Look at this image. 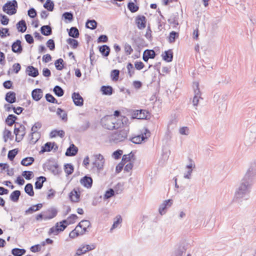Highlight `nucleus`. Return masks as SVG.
<instances>
[{
    "instance_id": "26",
    "label": "nucleus",
    "mask_w": 256,
    "mask_h": 256,
    "mask_svg": "<svg viewBox=\"0 0 256 256\" xmlns=\"http://www.w3.org/2000/svg\"><path fill=\"white\" fill-rule=\"evenodd\" d=\"M68 30V34L70 37L74 38H78L80 36V32L78 28L76 26H72Z\"/></svg>"
},
{
    "instance_id": "31",
    "label": "nucleus",
    "mask_w": 256,
    "mask_h": 256,
    "mask_svg": "<svg viewBox=\"0 0 256 256\" xmlns=\"http://www.w3.org/2000/svg\"><path fill=\"white\" fill-rule=\"evenodd\" d=\"M98 26V22L94 20H88L86 23V27L92 30H95Z\"/></svg>"
},
{
    "instance_id": "21",
    "label": "nucleus",
    "mask_w": 256,
    "mask_h": 256,
    "mask_svg": "<svg viewBox=\"0 0 256 256\" xmlns=\"http://www.w3.org/2000/svg\"><path fill=\"white\" fill-rule=\"evenodd\" d=\"M98 50L102 55L104 57H107L109 56L110 52V48L109 46L104 44L98 46Z\"/></svg>"
},
{
    "instance_id": "18",
    "label": "nucleus",
    "mask_w": 256,
    "mask_h": 256,
    "mask_svg": "<svg viewBox=\"0 0 256 256\" xmlns=\"http://www.w3.org/2000/svg\"><path fill=\"white\" fill-rule=\"evenodd\" d=\"M78 148L74 144H72L67 148L65 155L67 156H74L78 154Z\"/></svg>"
},
{
    "instance_id": "22",
    "label": "nucleus",
    "mask_w": 256,
    "mask_h": 256,
    "mask_svg": "<svg viewBox=\"0 0 256 256\" xmlns=\"http://www.w3.org/2000/svg\"><path fill=\"white\" fill-rule=\"evenodd\" d=\"M40 32L44 36H48L52 34V28L50 25H44L40 28Z\"/></svg>"
},
{
    "instance_id": "38",
    "label": "nucleus",
    "mask_w": 256,
    "mask_h": 256,
    "mask_svg": "<svg viewBox=\"0 0 256 256\" xmlns=\"http://www.w3.org/2000/svg\"><path fill=\"white\" fill-rule=\"evenodd\" d=\"M127 7L128 8L132 13L136 12H138L139 10V6L132 1H130L129 2H128Z\"/></svg>"
},
{
    "instance_id": "6",
    "label": "nucleus",
    "mask_w": 256,
    "mask_h": 256,
    "mask_svg": "<svg viewBox=\"0 0 256 256\" xmlns=\"http://www.w3.org/2000/svg\"><path fill=\"white\" fill-rule=\"evenodd\" d=\"M150 136V132L147 128H146L144 133L130 138L129 140L135 144H140L142 141L147 140Z\"/></svg>"
},
{
    "instance_id": "42",
    "label": "nucleus",
    "mask_w": 256,
    "mask_h": 256,
    "mask_svg": "<svg viewBox=\"0 0 256 256\" xmlns=\"http://www.w3.org/2000/svg\"><path fill=\"white\" fill-rule=\"evenodd\" d=\"M64 170L67 176H69L73 173L74 167L71 164H66L64 165Z\"/></svg>"
},
{
    "instance_id": "32",
    "label": "nucleus",
    "mask_w": 256,
    "mask_h": 256,
    "mask_svg": "<svg viewBox=\"0 0 256 256\" xmlns=\"http://www.w3.org/2000/svg\"><path fill=\"white\" fill-rule=\"evenodd\" d=\"M34 162V158L32 156H28L23 158L20 162V164L24 166H30Z\"/></svg>"
},
{
    "instance_id": "63",
    "label": "nucleus",
    "mask_w": 256,
    "mask_h": 256,
    "mask_svg": "<svg viewBox=\"0 0 256 256\" xmlns=\"http://www.w3.org/2000/svg\"><path fill=\"white\" fill-rule=\"evenodd\" d=\"M108 37L106 34H101L97 40L98 43L107 42H108Z\"/></svg>"
},
{
    "instance_id": "7",
    "label": "nucleus",
    "mask_w": 256,
    "mask_h": 256,
    "mask_svg": "<svg viewBox=\"0 0 256 256\" xmlns=\"http://www.w3.org/2000/svg\"><path fill=\"white\" fill-rule=\"evenodd\" d=\"M51 160L50 159L48 162L43 164V168L45 169L46 168L48 170L51 172L54 175H60L62 172V169L60 168L58 163L56 162L54 164H50Z\"/></svg>"
},
{
    "instance_id": "35",
    "label": "nucleus",
    "mask_w": 256,
    "mask_h": 256,
    "mask_svg": "<svg viewBox=\"0 0 256 256\" xmlns=\"http://www.w3.org/2000/svg\"><path fill=\"white\" fill-rule=\"evenodd\" d=\"M178 12L172 14L168 21L170 24H174V26L178 25Z\"/></svg>"
},
{
    "instance_id": "41",
    "label": "nucleus",
    "mask_w": 256,
    "mask_h": 256,
    "mask_svg": "<svg viewBox=\"0 0 256 256\" xmlns=\"http://www.w3.org/2000/svg\"><path fill=\"white\" fill-rule=\"evenodd\" d=\"M138 113H139V119L147 120V119L149 118H148V116H150V113L148 110H146L141 109V110H139Z\"/></svg>"
},
{
    "instance_id": "30",
    "label": "nucleus",
    "mask_w": 256,
    "mask_h": 256,
    "mask_svg": "<svg viewBox=\"0 0 256 256\" xmlns=\"http://www.w3.org/2000/svg\"><path fill=\"white\" fill-rule=\"evenodd\" d=\"M65 136V132L63 130H52L50 134V138H54L56 136H59L61 138H63Z\"/></svg>"
},
{
    "instance_id": "1",
    "label": "nucleus",
    "mask_w": 256,
    "mask_h": 256,
    "mask_svg": "<svg viewBox=\"0 0 256 256\" xmlns=\"http://www.w3.org/2000/svg\"><path fill=\"white\" fill-rule=\"evenodd\" d=\"M256 175V169L252 166H250L235 192L234 197L236 200L248 199V196L250 191Z\"/></svg>"
},
{
    "instance_id": "34",
    "label": "nucleus",
    "mask_w": 256,
    "mask_h": 256,
    "mask_svg": "<svg viewBox=\"0 0 256 256\" xmlns=\"http://www.w3.org/2000/svg\"><path fill=\"white\" fill-rule=\"evenodd\" d=\"M24 192L26 194H27L29 196H33L34 194L33 186L30 183L27 184L24 186Z\"/></svg>"
},
{
    "instance_id": "53",
    "label": "nucleus",
    "mask_w": 256,
    "mask_h": 256,
    "mask_svg": "<svg viewBox=\"0 0 256 256\" xmlns=\"http://www.w3.org/2000/svg\"><path fill=\"white\" fill-rule=\"evenodd\" d=\"M134 43L137 45L138 47L144 46L145 43V41L144 38L138 37L136 38L133 39Z\"/></svg>"
},
{
    "instance_id": "10",
    "label": "nucleus",
    "mask_w": 256,
    "mask_h": 256,
    "mask_svg": "<svg viewBox=\"0 0 256 256\" xmlns=\"http://www.w3.org/2000/svg\"><path fill=\"white\" fill-rule=\"evenodd\" d=\"M72 98L74 104L76 106H82L84 105V99L79 92H73Z\"/></svg>"
},
{
    "instance_id": "56",
    "label": "nucleus",
    "mask_w": 256,
    "mask_h": 256,
    "mask_svg": "<svg viewBox=\"0 0 256 256\" xmlns=\"http://www.w3.org/2000/svg\"><path fill=\"white\" fill-rule=\"evenodd\" d=\"M177 120L175 116L172 117L171 120H170L168 127V128H174V127L176 125Z\"/></svg>"
},
{
    "instance_id": "37",
    "label": "nucleus",
    "mask_w": 256,
    "mask_h": 256,
    "mask_svg": "<svg viewBox=\"0 0 256 256\" xmlns=\"http://www.w3.org/2000/svg\"><path fill=\"white\" fill-rule=\"evenodd\" d=\"M54 2L52 0H46V2L44 4V8L46 9L49 12H52L54 10Z\"/></svg>"
},
{
    "instance_id": "36",
    "label": "nucleus",
    "mask_w": 256,
    "mask_h": 256,
    "mask_svg": "<svg viewBox=\"0 0 256 256\" xmlns=\"http://www.w3.org/2000/svg\"><path fill=\"white\" fill-rule=\"evenodd\" d=\"M56 114L64 122L68 121V114L63 109L58 108Z\"/></svg>"
},
{
    "instance_id": "44",
    "label": "nucleus",
    "mask_w": 256,
    "mask_h": 256,
    "mask_svg": "<svg viewBox=\"0 0 256 256\" xmlns=\"http://www.w3.org/2000/svg\"><path fill=\"white\" fill-rule=\"evenodd\" d=\"M66 42L74 49L76 48L79 45L78 42L76 40L72 38H68L66 40Z\"/></svg>"
},
{
    "instance_id": "61",
    "label": "nucleus",
    "mask_w": 256,
    "mask_h": 256,
    "mask_svg": "<svg viewBox=\"0 0 256 256\" xmlns=\"http://www.w3.org/2000/svg\"><path fill=\"white\" fill-rule=\"evenodd\" d=\"M28 14L30 18H34L37 16V12L34 8H31L28 10Z\"/></svg>"
},
{
    "instance_id": "4",
    "label": "nucleus",
    "mask_w": 256,
    "mask_h": 256,
    "mask_svg": "<svg viewBox=\"0 0 256 256\" xmlns=\"http://www.w3.org/2000/svg\"><path fill=\"white\" fill-rule=\"evenodd\" d=\"M116 119L112 116H106L101 120L102 126L108 130L118 129V126H116Z\"/></svg>"
},
{
    "instance_id": "49",
    "label": "nucleus",
    "mask_w": 256,
    "mask_h": 256,
    "mask_svg": "<svg viewBox=\"0 0 256 256\" xmlns=\"http://www.w3.org/2000/svg\"><path fill=\"white\" fill-rule=\"evenodd\" d=\"M22 176L26 180H30L34 176L32 172L30 170H25L22 172Z\"/></svg>"
},
{
    "instance_id": "9",
    "label": "nucleus",
    "mask_w": 256,
    "mask_h": 256,
    "mask_svg": "<svg viewBox=\"0 0 256 256\" xmlns=\"http://www.w3.org/2000/svg\"><path fill=\"white\" fill-rule=\"evenodd\" d=\"M172 204V200H164L162 204L158 208V212L160 215L165 214L166 212L167 209L170 207Z\"/></svg>"
},
{
    "instance_id": "11",
    "label": "nucleus",
    "mask_w": 256,
    "mask_h": 256,
    "mask_svg": "<svg viewBox=\"0 0 256 256\" xmlns=\"http://www.w3.org/2000/svg\"><path fill=\"white\" fill-rule=\"evenodd\" d=\"M56 212L55 210H52L51 212V215L46 214V212H44L38 214L36 217V220L37 221L40 220L42 219L44 220H50L56 217Z\"/></svg>"
},
{
    "instance_id": "13",
    "label": "nucleus",
    "mask_w": 256,
    "mask_h": 256,
    "mask_svg": "<svg viewBox=\"0 0 256 256\" xmlns=\"http://www.w3.org/2000/svg\"><path fill=\"white\" fill-rule=\"evenodd\" d=\"M92 178L87 175L84 176L80 180V183L85 188H90L92 185Z\"/></svg>"
},
{
    "instance_id": "33",
    "label": "nucleus",
    "mask_w": 256,
    "mask_h": 256,
    "mask_svg": "<svg viewBox=\"0 0 256 256\" xmlns=\"http://www.w3.org/2000/svg\"><path fill=\"white\" fill-rule=\"evenodd\" d=\"M11 252L14 256H22L26 254V250L24 248H14Z\"/></svg>"
},
{
    "instance_id": "58",
    "label": "nucleus",
    "mask_w": 256,
    "mask_h": 256,
    "mask_svg": "<svg viewBox=\"0 0 256 256\" xmlns=\"http://www.w3.org/2000/svg\"><path fill=\"white\" fill-rule=\"evenodd\" d=\"M90 126V123L88 121H86V122L82 124L78 129L79 132H82L86 131L88 128Z\"/></svg>"
},
{
    "instance_id": "43",
    "label": "nucleus",
    "mask_w": 256,
    "mask_h": 256,
    "mask_svg": "<svg viewBox=\"0 0 256 256\" xmlns=\"http://www.w3.org/2000/svg\"><path fill=\"white\" fill-rule=\"evenodd\" d=\"M53 91L56 96L58 97L62 96L64 93V90L59 86H56L54 88Z\"/></svg>"
},
{
    "instance_id": "28",
    "label": "nucleus",
    "mask_w": 256,
    "mask_h": 256,
    "mask_svg": "<svg viewBox=\"0 0 256 256\" xmlns=\"http://www.w3.org/2000/svg\"><path fill=\"white\" fill-rule=\"evenodd\" d=\"M18 119V118L16 116L13 114H10L6 118L5 122L8 126H12L14 124H16V121Z\"/></svg>"
},
{
    "instance_id": "15",
    "label": "nucleus",
    "mask_w": 256,
    "mask_h": 256,
    "mask_svg": "<svg viewBox=\"0 0 256 256\" xmlns=\"http://www.w3.org/2000/svg\"><path fill=\"white\" fill-rule=\"evenodd\" d=\"M54 145H56L55 142H47L42 146L40 151V154H44L45 152H50L54 148Z\"/></svg>"
},
{
    "instance_id": "51",
    "label": "nucleus",
    "mask_w": 256,
    "mask_h": 256,
    "mask_svg": "<svg viewBox=\"0 0 256 256\" xmlns=\"http://www.w3.org/2000/svg\"><path fill=\"white\" fill-rule=\"evenodd\" d=\"M0 21L2 24L6 26L8 24L10 20L6 15L0 14Z\"/></svg>"
},
{
    "instance_id": "52",
    "label": "nucleus",
    "mask_w": 256,
    "mask_h": 256,
    "mask_svg": "<svg viewBox=\"0 0 256 256\" xmlns=\"http://www.w3.org/2000/svg\"><path fill=\"white\" fill-rule=\"evenodd\" d=\"M16 124L19 125V127L14 128V133L16 136V142H20V140L19 133H20V124H19L18 122H16Z\"/></svg>"
},
{
    "instance_id": "55",
    "label": "nucleus",
    "mask_w": 256,
    "mask_h": 256,
    "mask_svg": "<svg viewBox=\"0 0 256 256\" xmlns=\"http://www.w3.org/2000/svg\"><path fill=\"white\" fill-rule=\"evenodd\" d=\"M114 195V190L112 188H110L106 192L105 194H104V198L105 200L110 198Z\"/></svg>"
},
{
    "instance_id": "59",
    "label": "nucleus",
    "mask_w": 256,
    "mask_h": 256,
    "mask_svg": "<svg viewBox=\"0 0 256 256\" xmlns=\"http://www.w3.org/2000/svg\"><path fill=\"white\" fill-rule=\"evenodd\" d=\"M80 236L79 230H77V228L73 230L69 234V237L71 238H74Z\"/></svg>"
},
{
    "instance_id": "50",
    "label": "nucleus",
    "mask_w": 256,
    "mask_h": 256,
    "mask_svg": "<svg viewBox=\"0 0 256 256\" xmlns=\"http://www.w3.org/2000/svg\"><path fill=\"white\" fill-rule=\"evenodd\" d=\"M126 68L128 69V73L130 77H132L134 74L135 72L133 64L131 62H128L127 64Z\"/></svg>"
},
{
    "instance_id": "14",
    "label": "nucleus",
    "mask_w": 256,
    "mask_h": 256,
    "mask_svg": "<svg viewBox=\"0 0 256 256\" xmlns=\"http://www.w3.org/2000/svg\"><path fill=\"white\" fill-rule=\"evenodd\" d=\"M196 88H194V96L193 98V104L194 106H196L198 104L199 98H202L201 97V92L198 88V83L196 84Z\"/></svg>"
},
{
    "instance_id": "27",
    "label": "nucleus",
    "mask_w": 256,
    "mask_h": 256,
    "mask_svg": "<svg viewBox=\"0 0 256 256\" xmlns=\"http://www.w3.org/2000/svg\"><path fill=\"white\" fill-rule=\"evenodd\" d=\"M16 28L19 32H24L27 28L26 24L24 20H20L16 24Z\"/></svg>"
},
{
    "instance_id": "47",
    "label": "nucleus",
    "mask_w": 256,
    "mask_h": 256,
    "mask_svg": "<svg viewBox=\"0 0 256 256\" xmlns=\"http://www.w3.org/2000/svg\"><path fill=\"white\" fill-rule=\"evenodd\" d=\"M45 98L47 102L52 104H58L57 100L50 94H46Z\"/></svg>"
},
{
    "instance_id": "20",
    "label": "nucleus",
    "mask_w": 256,
    "mask_h": 256,
    "mask_svg": "<svg viewBox=\"0 0 256 256\" xmlns=\"http://www.w3.org/2000/svg\"><path fill=\"white\" fill-rule=\"evenodd\" d=\"M26 72L28 76L34 78L37 76L39 74L38 69L32 66H28Z\"/></svg>"
},
{
    "instance_id": "23",
    "label": "nucleus",
    "mask_w": 256,
    "mask_h": 256,
    "mask_svg": "<svg viewBox=\"0 0 256 256\" xmlns=\"http://www.w3.org/2000/svg\"><path fill=\"white\" fill-rule=\"evenodd\" d=\"M46 178L44 176H40L36 178L34 184V188L36 190H40L43 186V184L46 182Z\"/></svg>"
},
{
    "instance_id": "16",
    "label": "nucleus",
    "mask_w": 256,
    "mask_h": 256,
    "mask_svg": "<svg viewBox=\"0 0 256 256\" xmlns=\"http://www.w3.org/2000/svg\"><path fill=\"white\" fill-rule=\"evenodd\" d=\"M69 198L72 202H78L80 199V192L78 188H74L69 194Z\"/></svg>"
},
{
    "instance_id": "45",
    "label": "nucleus",
    "mask_w": 256,
    "mask_h": 256,
    "mask_svg": "<svg viewBox=\"0 0 256 256\" xmlns=\"http://www.w3.org/2000/svg\"><path fill=\"white\" fill-rule=\"evenodd\" d=\"M18 152V148L10 150L8 152V158L10 160H13Z\"/></svg>"
},
{
    "instance_id": "2",
    "label": "nucleus",
    "mask_w": 256,
    "mask_h": 256,
    "mask_svg": "<svg viewBox=\"0 0 256 256\" xmlns=\"http://www.w3.org/2000/svg\"><path fill=\"white\" fill-rule=\"evenodd\" d=\"M78 218V217L76 214H71L67 219L63 220L59 222H56L55 226L50 228L48 231V234L58 235L60 232H63L68 225L74 223Z\"/></svg>"
},
{
    "instance_id": "25",
    "label": "nucleus",
    "mask_w": 256,
    "mask_h": 256,
    "mask_svg": "<svg viewBox=\"0 0 256 256\" xmlns=\"http://www.w3.org/2000/svg\"><path fill=\"white\" fill-rule=\"evenodd\" d=\"M100 90L104 95L110 96L112 95L114 90L110 86H101Z\"/></svg>"
},
{
    "instance_id": "40",
    "label": "nucleus",
    "mask_w": 256,
    "mask_h": 256,
    "mask_svg": "<svg viewBox=\"0 0 256 256\" xmlns=\"http://www.w3.org/2000/svg\"><path fill=\"white\" fill-rule=\"evenodd\" d=\"M64 62L62 58L56 60L54 62V65L57 70H61L64 68Z\"/></svg>"
},
{
    "instance_id": "17",
    "label": "nucleus",
    "mask_w": 256,
    "mask_h": 256,
    "mask_svg": "<svg viewBox=\"0 0 256 256\" xmlns=\"http://www.w3.org/2000/svg\"><path fill=\"white\" fill-rule=\"evenodd\" d=\"M173 56V52L171 49L165 50L164 52L162 54V60L168 62H170L172 61Z\"/></svg>"
},
{
    "instance_id": "8",
    "label": "nucleus",
    "mask_w": 256,
    "mask_h": 256,
    "mask_svg": "<svg viewBox=\"0 0 256 256\" xmlns=\"http://www.w3.org/2000/svg\"><path fill=\"white\" fill-rule=\"evenodd\" d=\"M135 22L138 28L142 30L146 26V18L143 15H138L136 18Z\"/></svg>"
},
{
    "instance_id": "29",
    "label": "nucleus",
    "mask_w": 256,
    "mask_h": 256,
    "mask_svg": "<svg viewBox=\"0 0 256 256\" xmlns=\"http://www.w3.org/2000/svg\"><path fill=\"white\" fill-rule=\"evenodd\" d=\"M21 192L19 190H15L13 191L10 196V199L14 202L18 201Z\"/></svg>"
},
{
    "instance_id": "48",
    "label": "nucleus",
    "mask_w": 256,
    "mask_h": 256,
    "mask_svg": "<svg viewBox=\"0 0 256 256\" xmlns=\"http://www.w3.org/2000/svg\"><path fill=\"white\" fill-rule=\"evenodd\" d=\"M120 70H113L111 71L110 76L113 81H117L119 78Z\"/></svg>"
},
{
    "instance_id": "19",
    "label": "nucleus",
    "mask_w": 256,
    "mask_h": 256,
    "mask_svg": "<svg viewBox=\"0 0 256 256\" xmlns=\"http://www.w3.org/2000/svg\"><path fill=\"white\" fill-rule=\"evenodd\" d=\"M42 90L40 88H35L32 92V99L38 102L40 100L42 97Z\"/></svg>"
},
{
    "instance_id": "39",
    "label": "nucleus",
    "mask_w": 256,
    "mask_h": 256,
    "mask_svg": "<svg viewBox=\"0 0 256 256\" xmlns=\"http://www.w3.org/2000/svg\"><path fill=\"white\" fill-rule=\"evenodd\" d=\"M62 18H64L66 21L68 20V22H72L74 18L73 13L71 12H64L62 15Z\"/></svg>"
},
{
    "instance_id": "24",
    "label": "nucleus",
    "mask_w": 256,
    "mask_h": 256,
    "mask_svg": "<svg viewBox=\"0 0 256 256\" xmlns=\"http://www.w3.org/2000/svg\"><path fill=\"white\" fill-rule=\"evenodd\" d=\"M16 93L14 92H8L5 96V100L10 104H13L16 102Z\"/></svg>"
},
{
    "instance_id": "3",
    "label": "nucleus",
    "mask_w": 256,
    "mask_h": 256,
    "mask_svg": "<svg viewBox=\"0 0 256 256\" xmlns=\"http://www.w3.org/2000/svg\"><path fill=\"white\" fill-rule=\"evenodd\" d=\"M128 130H120L113 132L110 136V142L118 144L127 138Z\"/></svg>"
},
{
    "instance_id": "5",
    "label": "nucleus",
    "mask_w": 256,
    "mask_h": 256,
    "mask_svg": "<svg viewBox=\"0 0 256 256\" xmlns=\"http://www.w3.org/2000/svg\"><path fill=\"white\" fill-rule=\"evenodd\" d=\"M18 8L16 0H8L2 6V10L8 15H13L16 13Z\"/></svg>"
},
{
    "instance_id": "54",
    "label": "nucleus",
    "mask_w": 256,
    "mask_h": 256,
    "mask_svg": "<svg viewBox=\"0 0 256 256\" xmlns=\"http://www.w3.org/2000/svg\"><path fill=\"white\" fill-rule=\"evenodd\" d=\"M46 46L50 50H55V42L52 39L48 40L46 43Z\"/></svg>"
},
{
    "instance_id": "64",
    "label": "nucleus",
    "mask_w": 256,
    "mask_h": 256,
    "mask_svg": "<svg viewBox=\"0 0 256 256\" xmlns=\"http://www.w3.org/2000/svg\"><path fill=\"white\" fill-rule=\"evenodd\" d=\"M185 251L184 246H180L176 251L174 256H182V254L185 252Z\"/></svg>"
},
{
    "instance_id": "12",
    "label": "nucleus",
    "mask_w": 256,
    "mask_h": 256,
    "mask_svg": "<svg viewBox=\"0 0 256 256\" xmlns=\"http://www.w3.org/2000/svg\"><path fill=\"white\" fill-rule=\"evenodd\" d=\"M12 50L14 53L20 54L22 52L23 48L20 40H17L12 44Z\"/></svg>"
},
{
    "instance_id": "60",
    "label": "nucleus",
    "mask_w": 256,
    "mask_h": 256,
    "mask_svg": "<svg viewBox=\"0 0 256 256\" xmlns=\"http://www.w3.org/2000/svg\"><path fill=\"white\" fill-rule=\"evenodd\" d=\"M42 126V124L40 122H36L31 128V132H36L38 129H40Z\"/></svg>"
},
{
    "instance_id": "46",
    "label": "nucleus",
    "mask_w": 256,
    "mask_h": 256,
    "mask_svg": "<svg viewBox=\"0 0 256 256\" xmlns=\"http://www.w3.org/2000/svg\"><path fill=\"white\" fill-rule=\"evenodd\" d=\"M178 37V33L174 31H172L170 33L168 41L170 43L174 42L176 38Z\"/></svg>"
},
{
    "instance_id": "62",
    "label": "nucleus",
    "mask_w": 256,
    "mask_h": 256,
    "mask_svg": "<svg viewBox=\"0 0 256 256\" xmlns=\"http://www.w3.org/2000/svg\"><path fill=\"white\" fill-rule=\"evenodd\" d=\"M93 165L94 166L98 172L101 171L104 168V163L102 162H97L96 160L93 162Z\"/></svg>"
},
{
    "instance_id": "57",
    "label": "nucleus",
    "mask_w": 256,
    "mask_h": 256,
    "mask_svg": "<svg viewBox=\"0 0 256 256\" xmlns=\"http://www.w3.org/2000/svg\"><path fill=\"white\" fill-rule=\"evenodd\" d=\"M123 152L122 150H115L112 154V156L115 160H118L120 158Z\"/></svg>"
}]
</instances>
